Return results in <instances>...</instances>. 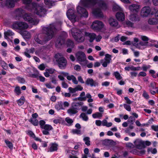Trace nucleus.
<instances>
[{
    "mask_svg": "<svg viewBox=\"0 0 158 158\" xmlns=\"http://www.w3.org/2000/svg\"><path fill=\"white\" fill-rule=\"evenodd\" d=\"M29 121L35 126H37L38 124V121L37 119L33 120L32 118H31Z\"/></svg>",
    "mask_w": 158,
    "mask_h": 158,
    "instance_id": "58836bf2",
    "label": "nucleus"
},
{
    "mask_svg": "<svg viewBox=\"0 0 158 158\" xmlns=\"http://www.w3.org/2000/svg\"><path fill=\"white\" fill-rule=\"evenodd\" d=\"M141 38L144 41H147L149 40L148 38L145 36H141Z\"/></svg>",
    "mask_w": 158,
    "mask_h": 158,
    "instance_id": "774afa93",
    "label": "nucleus"
},
{
    "mask_svg": "<svg viewBox=\"0 0 158 158\" xmlns=\"http://www.w3.org/2000/svg\"><path fill=\"white\" fill-rule=\"evenodd\" d=\"M151 128L155 131H158V125H152L151 126Z\"/></svg>",
    "mask_w": 158,
    "mask_h": 158,
    "instance_id": "69168bd1",
    "label": "nucleus"
},
{
    "mask_svg": "<svg viewBox=\"0 0 158 158\" xmlns=\"http://www.w3.org/2000/svg\"><path fill=\"white\" fill-rule=\"evenodd\" d=\"M72 133L74 134L81 135V131L78 129H74L72 130Z\"/></svg>",
    "mask_w": 158,
    "mask_h": 158,
    "instance_id": "c03bdc74",
    "label": "nucleus"
},
{
    "mask_svg": "<svg viewBox=\"0 0 158 158\" xmlns=\"http://www.w3.org/2000/svg\"><path fill=\"white\" fill-rule=\"evenodd\" d=\"M24 20L29 22L33 25H35L38 23L36 20L33 19L30 14H26L23 16Z\"/></svg>",
    "mask_w": 158,
    "mask_h": 158,
    "instance_id": "f8f14e48",
    "label": "nucleus"
},
{
    "mask_svg": "<svg viewBox=\"0 0 158 158\" xmlns=\"http://www.w3.org/2000/svg\"><path fill=\"white\" fill-rule=\"evenodd\" d=\"M25 101V99L23 96H22L17 101V102L18 106H20L23 105Z\"/></svg>",
    "mask_w": 158,
    "mask_h": 158,
    "instance_id": "c85d7f7f",
    "label": "nucleus"
},
{
    "mask_svg": "<svg viewBox=\"0 0 158 158\" xmlns=\"http://www.w3.org/2000/svg\"><path fill=\"white\" fill-rule=\"evenodd\" d=\"M32 0H23V3L27 5L26 6V8L29 10H31L32 4H31Z\"/></svg>",
    "mask_w": 158,
    "mask_h": 158,
    "instance_id": "5701e85b",
    "label": "nucleus"
},
{
    "mask_svg": "<svg viewBox=\"0 0 158 158\" xmlns=\"http://www.w3.org/2000/svg\"><path fill=\"white\" fill-rule=\"evenodd\" d=\"M123 106L124 108L128 111H130L131 110V107L129 105L127 104H123Z\"/></svg>",
    "mask_w": 158,
    "mask_h": 158,
    "instance_id": "3c124183",
    "label": "nucleus"
},
{
    "mask_svg": "<svg viewBox=\"0 0 158 158\" xmlns=\"http://www.w3.org/2000/svg\"><path fill=\"white\" fill-rule=\"evenodd\" d=\"M113 10L114 11H116L118 10H121V8L118 5L116 4H114L113 6Z\"/></svg>",
    "mask_w": 158,
    "mask_h": 158,
    "instance_id": "a18cd8bd",
    "label": "nucleus"
},
{
    "mask_svg": "<svg viewBox=\"0 0 158 158\" xmlns=\"http://www.w3.org/2000/svg\"><path fill=\"white\" fill-rule=\"evenodd\" d=\"M55 108L57 110L63 109V105L62 102H58V104L55 105Z\"/></svg>",
    "mask_w": 158,
    "mask_h": 158,
    "instance_id": "ea45409f",
    "label": "nucleus"
},
{
    "mask_svg": "<svg viewBox=\"0 0 158 158\" xmlns=\"http://www.w3.org/2000/svg\"><path fill=\"white\" fill-rule=\"evenodd\" d=\"M140 6L137 4H133L130 6L129 9L132 12H137L139 9Z\"/></svg>",
    "mask_w": 158,
    "mask_h": 158,
    "instance_id": "aec40b11",
    "label": "nucleus"
},
{
    "mask_svg": "<svg viewBox=\"0 0 158 158\" xmlns=\"http://www.w3.org/2000/svg\"><path fill=\"white\" fill-rule=\"evenodd\" d=\"M55 59L60 69H64L66 68L67 64V60L61 54H56L55 56Z\"/></svg>",
    "mask_w": 158,
    "mask_h": 158,
    "instance_id": "39448f33",
    "label": "nucleus"
},
{
    "mask_svg": "<svg viewBox=\"0 0 158 158\" xmlns=\"http://www.w3.org/2000/svg\"><path fill=\"white\" fill-rule=\"evenodd\" d=\"M15 2L13 0H7L5 5L8 8H12L15 6Z\"/></svg>",
    "mask_w": 158,
    "mask_h": 158,
    "instance_id": "a878e982",
    "label": "nucleus"
},
{
    "mask_svg": "<svg viewBox=\"0 0 158 158\" xmlns=\"http://www.w3.org/2000/svg\"><path fill=\"white\" fill-rule=\"evenodd\" d=\"M85 83L88 85H90L91 86H98V83L96 81H94L92 78H88L85 81Z\"/></svg>",
    "mask_w": 158,
    "mask_h": 158,
    "instance_id": "a211bd4d",
    "label": "nucleus"
},
{
    "mask_svg": "<svg viewBox=\"0 0 158 158\" xmlns=\"http://www.w3.org/2000/svg\"><path fill=\"white\" fill-rule=\"evenodd\" d=\"M83 104V102H78L75 103L74 105H72V106L75 108L76 110L78 111L79 110L81 109L82 106Z\"/></svg>",
    "mask_w": 158,
    "mask_h": 158,
    "instance_id": "bb28decb",
    "label": "nucleus"
},
{
    "mask_svg": "<svg viewBox=\"0 0 158 158\" xmlns=\"http://www.w3.org/2000/svg\"><path fill=\"white\" fill-rule=\"evenodd\" d=\"M62 86L63 88H67L68 87V85L67 83H65L64 81H62Z\"/></svg>",
    "mask_w": 158,
    "mask_h": 158,
    "instance_id": "0e129e2a",
    "label": "nucleus"
},
{
    "mask_svg": "<svg viewBox=\"0 0 158 158\" xmlns=\"http://www.w3.org/2000/svg\"><path fill=\"white\" fill-rule=\"evenodd\" d=\"M135 120V118L134 117L131 116L129 118V119L128 120V121L129 123H131L132 124L133 123Z\"/></svg>",
    "mask_w": 158,
    "mask_h": 158,
    "instance_id": "603ef678",
    "label": "nucleus"
},
{
    "mask_svg": "<svg viewBox=\"0 0 158 158\" xmlns=\"http://www.w3.org/2000/svg\"><path fill=\"white\" fill-rule=\"evenodd\" d=\"M46 87L48 88H54L55 87L52 85V83L50 82L49 83H46L45 84Z\"/></svg>",
    "mask_w": 158,
    "mask_h": 158,
    "instance_id": "09e8293b",
    "label": "nucleus"
},
{
    "mask_svg": "<svg viewBox=\"0 0 158 158\" xmlns=\"http://www.w3.org/2000/svg\"><path fill=\"white\" fill-rule=\"evenodd\" d=\"M43 129L45 130L49 131L53 129V128L51 125L49 124H45Z\"/></svg>",
    "mask_w": 158,
    "mask_h": 158,
    "instance_id": "4c0bfd02",
    "label": "nucleus"
},
{
    "mask_svg": "<svg viewBox=\"0 0 158 158\" xmlns=\"http://www.w3.org/2000/svg\"><path fill=\"white\" fill-rule=\"evenodd\" d=\"M5 38L8 36H12L14 34V33L11 31L8 30L7 31L5 32L4 33Z\"/></svg>",
    "mask_w": 158,
    "mask_h": 158,
    "instance_id": "c9c22d12",
    "label": "nucleus"
},
{
    "mask_svg": "<svg viewBox=\"0 0 158 158\" xmlns=\"http://www.w3.org/2000/svg\"><path fill=\"white\" fill-rule=\"evenodd\" d=\"M68 18L73 22L78 21L79 18L74 14L73 10L70 9L68 10L66 13Z\"/></svg>",
    "mask_w": 158,
    "mask_h": 158,
    "instance_id": "6e6552de",
    "label": "nucleus"
},
{
    "mask_svg": "<svg viewBox=\"0 0 158 158\" xmlns=\"http://www.w3.org/2000/svg\"><path fill=\"white\" fill-rule=\"evenodd\" d=\"M80 4L87 7L95 6L96 8L93 10V13L97 17H102L103 14L101 10H106L108 8L107 4L101 0H81Z\"/></svg>",
    "mask_w": 158,
    "mask_h": 158,
    "instance_id": "f257e3e1",
    "label": "nucleus"
},
{
    "mask_svg": "<svg viewBox=\"0 0 158 158\" xmlns=\"http://www.w3.org/2000/svg\"><path fill=\"white\" fill-rule=\"evenodd\" d=\"M92 117L94 118H98L102 117V114L99 112H96L92 114Z\"/></svg>",
    "mask_w": 158,
    "mask_h": 158,
    "instance_id": "f704fd0d",
    "label": "nucleus"
},
{
    "mask_svg": "<svg viewBox=\"0 0 158 158\" xmlns=\"http://www.w3.org/2000/svg\"><path fill=\"white\" fill-rule=\"evenodd\" d=\"M27 134L30 137H32L33 138L35 137V134L32 131L30 130H28L27 131Z\"/></svg>",
    "mask_w": 158,
    "mask_h": 158,
    "instance_id": "49530a36",
    "label": "nucleus"
},
{
    "mask_svg": "<svg viewBox=\"0 0 158 158\" xmlns=\"http://www.w3.org/2000/svg\"><path fill=\"white\" fill-rule=\"evenodd\" d=\"M131 49L132 51L134 52V56L135 57H138L139 56V51H135L132 48H131Z\"/></svg>",
    "mask_w": 158,
    "mask_h": 158,
    "instance_id": "4d7b16f0",
    "label": "nucleus"
},
{
    "mask_svg": "<svg viewBox=\"0 0 158 158\" xmlns=\"http://www.w3.org/2000/svg\"><path fill=\"white\" fill-rule=\"evenodd\" d=\"M77 12L79 14L81 15V16L85 18L87 17L88 15V12L83 7L78 6L77 7Z\"/></svg>",
    "mask_w": 158,
    "mask_h": 158,
    "instance_id": "ddd939ff",
    "label": "nucleus"
},
{
    "mask_svg": "<svg viewBox=\"0 0 158 158\" xmlns=\"http://www.w3.org/2000/svg\"><path fill=\"white\" fill-rule=\"evenodd\" d=\"M134 143L135 148L139 149H142L146 148L144 145V141L142 139H136L134 142Z\"/></svg>",
    "mask_w": 158,
    "mask_h": 158,
    "instance_id": "9b49d317",
    "label": "nucleus"
},
{
    "mask_svg": "<svg viewBox=\"0 0 158 158\" xmlns=\"http://www.w3.org/2000/svg\"><path fill=\"white\" fill-rule=\"evenodd\" d=\"M66 44L68 47L73 48L74 46L73 41L70 39L67 40Z\"/></svg>",
    "mask_w": 158,
    "mask_h": 158,
    "instance_id": "7c9ffc66",
    "label": "nucleus"
},
{
    "mask_svg": "<svg viewBox=\"0 0 158 158\" xmlns=\"http://www.w3.org/2000/svg\"><path fill=\"white\" fill-rule=\"evenodd\" d=\"M151 9L149 6H145L143 7L141 11V15L143 17H146L150 14Z\"/></svg>",
    "mask_w": 158,
    "mask_h": 158,
    "instance_id": "4468645a",
    "label": "nucleus"
},
{
    "mask_svg": "<svg viewBox=\"0 0 158 158\" xmlns=\"http://www.w3.org/2000/svg\"><path fill=\"white\" fill-rule=\"evenodd\" d=\"M21 34L24 36H27L26 37L27 38H29L31 37V34L29 32L27 31H25L21 33Z\"/></svg>",
    "mask_w": 158,
    "mask_h": 158,
    "instance_id": "37998d69",
    "label": "nucleus"
},
{
    "mask_svg": "<svg viewBox=\"0 0 158 158\" xmlns=\"http://www.w3.org/2000/svg\"><path fill=\"white\" fill-rule=\"evenodd\" d=\"M117 19L120 21H123L125 20V15L123 12H118L115 15Z\"/></svg>",
    "mask_w": 158,
    "mask_h": 158,
    "instance_id": "412c9836",
    "label": "nucleus"
},
{
    "mask_svg": "<svg viewBox=\"0 0 158 158\" xmlns=\"http://www.w3.org/2000/svg\"><path fill=\"white\" fill-rule=\"evenodd\" d=\"M112 56L108 54H106L105 55L104 60H101V63H102V66L104 67H106L107 66L111 61V57Z\"/></svg>",
    "mask_w": 158,
    "mask_h": 158,
    "instance_id": "9d476101",
    "label": "nucleus"
},
{
    "mask_svg": "<svg viewBox=\"0 0 158 158\" xmlns=\"http://www.w3.org/2000/svg\"><path fill=\"white\" fill-rule=\"evenodd\" d=\"M103 144L106 146L113 145H115V142L113 140L106 139L103 141Z\"/></svg>",
    "mask_w": 158,
    "mask_h": 158,
    "instance_id": "4be33fe9",
    "label": "nucleus"
},
{
    "mask_svg": "<svg viewBox=\"0 0 158 158\" xmlns=\"http://www.w3.org/2000/svg\"><path fill=\"white\" fill-rule=\"evenodd\" d=\"M77 61L82 66H84L86 63V57L85 53L82 52H79L76 54Z\"/></svg>",
    "mask_w": 158,
    "mask_h": 158,
    "instance_id": "0eeeda50",
    "label": "nucleus"
},
{
    "mask_svg": "<svg viewBox=\"0 0 158 158\" xmlns=\"http://www.w3.org/2000/svg\"><path fill=\"white\" fill-rule=\"evenodd\" d=\"M65 121L68 123L70 125H72L73 122V120L72 119L70 118L69 117L66 118H65Z\"/></svg>",
    "mask_w": 158,
    "mask_h": 158,
    "instance_id": "8fccbe9b",
    "label": "nucleus"
},
{
    "mask_svg": "<svg viewBox=\"0 0 158 158\" xmlns=\"http://www.w3.org/2000/svg\"><path fill=\"white\" fill-rule=\"evenodd\" d=\"M148 23L150 25H156L158 23L157 19L155 18L149 19L148 21Z\"/></svg>",
    "mask_w": 158,
    "mask_h": 158,
    "instance_id": "cd10ccee",
    "label": "nucleus"
},
{
    "mask_svg": "<svg viewBox=\"0 0 158 158\" xmlns=\"http://www.w3.org/2000/svg\"><path fill=\"white\" fill-rule=\"evenodd\" d=\"M142 96L143 97L146 99H148L149 98V95L145 90L143 91V93L142 94Z\"/></svg>",
    "mask_w": 158,
    "mask_h": 158,
    "instance_id": "864d4df0",
    "label": "nucleus"
},
{
    "mask_svg": "<svg viewBox=\"0 0 158 158\" xmlns=\"http://www.w3.org/2000/svg\"><path fill=\"white\" fill-rule=\"evenodd\" d=\"M85 35L89 38V41L90 42H93L96 38V35L94 33L85 32Z\"/></svg>",
    "mask_w": 158,
    "mask_h": 158,
    "instance_id": "f3484780",
    "label": "nucleus"
},
{
    "mask_svg": "<svg viewBox=\"0 0 158 158\" xmlns=\"http://www.w3.org/2000/svg\"><path fill=\"white\" fill-rule=\"evenodd\" d=\"M83 141L85 142V143L88 146L90 145V138L89 137H86L83 138Z\"/></svg>",
    "mask_w": 158,
    "mask_h": 158,
    "instance_id": "e433bc0d",
    "label": "nucleus"
},
{
    "mask_svg": "<svg viewBox=\"0 0 158 158\" xmlns=\"http://www.w3.org/2000/svg\"><path fill=\"white\" fill-rule=\"evenodd\" d=\"M5 142L6 143L7 146L10 149H12L13 147V143L10 141L5 139Z\"/></svg>",
    "mask_w": 158,
    "mask_h": 158,
    "instance_id": "473e14b6",
    "label": "nucleus"
},
{
    "mask_svg": "<svg viewBox=\"0 0 158 158\" xmlns=\"http://www.w3.org/2000/svg\"><path fill=\"white\" fill-rule=\"evenodd\" d=\"M46 71H47L49 74H52L54 73L55 70L52 69H46Z\"/></svg>",
    "mask_w": 158,
    "mask_h": 158,
    "instance_id": "680f3d73",
    "label": "nucleus"
},
{
    "mask_svg": "<svg viewBox=\"0 0 158 158\" xmlns=\"http://www.w3.org/2000/svg\"><path fill=\"white\" fill-rule=\"evenodd\" d=\"M16 78L18 81V82L19 83H24L25 82V80L22 77H17Z\"/></svg>",
    "mask_w": 158,
    "mask_h": 158,
    "instance_id": "de8ad7c7",
    "label": "nucleus"
},
{
    "mask_svg": "<svg viewBox=\"0 0 158 158\" xmlns=\"http://www.w3.org/2000/svg\"><path fill=\"white\" fill-rule=\"evenodd\" d=\"M103 27L104 24L102 22L98 20L94 21L91 25V28L96 31H100Z\"/></svg>",
    "mask_w": 158,
    "mask_h": 158,
    "instance_id": "1a4fd4ad",
    "label": "nucleus"
},
{
    "mask_svg": "<svg viewBox=\"0 0 158 158\" xmlns=\"http://www.w3.org/2000/svg\"><path fill=\"white\" fill-rule=\"evenodd\" d=\"M71 34L75 40L78 43H82L85 40V31L83 29L73 28L71 30Z\"/></svg>",
    "mask_w": 158,
    "mask_h": 158,
    "instance_id": "7ed1b4c3",
    "label": "nucleus"
},
{
    "mask_svg": "<svg viewBox=\"0 0 158 158\" xmlns=\"http://www.w3.org/2000/svg\"><path fill=\"white\" fill-rule=\"evenodd\" d=\"M110 25L112 27H118V22L117 20L114 18L111 17L108 20Z\"/></svg>",
    "mask_w": 158,
    "mask_h": 158,
    "instance_id": "dca6fc26",
    "label": "nucleus"
},
{
    "mask_svg": "<svg viewBox=\"0 0 158 158\" xmlns=\"http://www.w3.org/2000/svg\"><path fill=\"white\" fill-rule=\"evenodd\" d=\"M67 113L70 116H72L77 114L78 111L75 109L72 106L67 110Z\"/></svg>",
    "mask_w": 158,
    "mask_h": 158,
    "instance_id": "393cba45",
    "label": "nucleus"
},
{
    "mask_svg": "<svg viewBox=\"0 0 158 158\" xmlns=\"http://www.w3.org/2000/svg\"><path fill=\"white\" fill-rule=\"evenodd\" d=\"M0 64L4 69H6L7 68V64L4 61L1 60L0 61Z\"/></svg>",
    "mask_w": 158,
    "mask_h": 158,
    "instance_id": "79ce46f5",
    "label": "nucleus"
},
{
    "mask_svg": "<svg viewBox=\"0 0 158 158\" xmlns=\"http://www.w3.org/2000/svg\"><path fill=\"white\" fill-rule=\"evenodd\" d=\"M130 19L132 21H138L139 20L138 15L135 14H132L130 16Z\"/></svg>",
    "mask_w": 158,
    "mask_h": 158,
    "instance_id": "c756f323",
    "label": "nucleus"
},
{
    "mask_svg": "<svg viewBox=\"0 0 158 158\" xmlns=\"http://www.w3.org/2000/svg\"><path fill=\"white\" fill-rule=\"evenodd\" d=\"M151 67V66L149 65H148L147 66H146L145 65H143L142 67V68L143 70L144 71H147L148 69L150 68Z\"/></svg>",
    "mask_w": 158,
    "mask_h": 158,
    "instance_id": "13d9d810",
    "label": "nucleus"
},
{
    "mask_svg": "<svg viewBox=\"0 0 158 158\" xmlns=\"http://www.w3.org/2000/svg\"><path fill=\"white\" fill-rule=\"evenodd\" d=\"M113 75L117 80H121L122 77L118 71L115 72L113 73Z\"/></svg>",
    "mask_w": 158,
    "mask_h": 158,
    "instance_id": "72a5a7b5",
    "label": "nucleus"
},
{
    "mask_svg": "<svg viewBox=\"0 0 158 158\" xmlns=\"http://www.w3.org/2000/svg\"><path fill=\"white\" fill-rule=\"evenodd\" d=\"M42 29L43 33L35 34L34 40L37 43L44 45L52 38L56 28L54 23H52L43 27Z\"/></svg>",
    "mask_w": 158,
    "mask_h": 158,
    "instance_id": "f03ea898",
    "label": "nucleus"
},
{
    "mask_svg": "<svg viewBox=\"0 0 158 158\" xmlns=\"http://www.w3.org/2000/svg\"><path fill=\"white\" fill-rule=\"evenodd\" d=\"M49 146L50 147L48 149V152H52L56 151L58 150V145L55 142L51 143L49 144Z\"/></svg>",
    "mask_w": 158,
    "mask_h": 158,
    "instance_id": "2eb2a0df",
    "label": "nucleus"
},
{
    "mask_svg": "<svg viewBox=\"0 0 158 158\" xmlns=\"http://www.w3.org/2000/svg\"><path fill=\"white\" fill-rule=\"evenodd\" d=\"M45 122L44 120H41L40 121L39 124L40 126V127L41 128H43V127H44V126L45 125Z\"/></svg>",
    "mask_w": 158,
    "mask_h": 158,
    "instance_id": "5fc2aeb1",
    "label": "nucleus"
},
{
    "mask_svg": "<svg viewBox=\"0 0 158 158\" xmlns=\"http://www.w3.org/2000/svg\"><path fill=\"white\" fill-rule=\"evenodd\" d=\"M79 117L80 118H82V119L85 121H87L89 119L88 116L84 112L81 113Z\"/></svg>",
    "mask_w": 158,
    "mask_h": 158,
    "instance_id": "2f4dec72",
    "label": "nucleus"
},
{
    "mask_svg": "<svg viewBox=\"0 0 158 158\" xmlns=\"http://www.w3.org/2000/svg\"><path fill=\"white\" fill-rule=\"evenodd\" d=\"M24 12V10L21 8H19L16 10V13L19 16H21Z\"/></svg>",
    "mask_w": 158,
    "mask_h": 158,
    "instance_id": "a19ab883",
    "label": "nucleus"
},
{
    "mask_svg": "<svg viewBox=\"0 0 158 158\" xmlns=\"http://www.w3.org/2000/svg\"><path fill=\"white\" fill-rule=\"evenodd\" d=\"M31 10H34V12L40 17L44 16L46 14V10L42 5L36 3H32Z\"/></svg>",
    "mask_w": 158,
    "mask_h": 158,
    "instance_id": "20e7f679",
    "label": "nucleus"
},
{
    "mask_svg": "<svg viewBox=\"0 0 158 158\" xmlns=\"http://www.w3.org/2000/svg\"><path fill=\"white\" fill-rule=\"evenodd\" d=\"M32 148L34 150H36L38 149V146L36 143L35 142L34 143L31 145Z\"/></svg>",
    "mask_w": 158,
    "mask_h": 158,
    "instance_id": "338daca9",
    "label": "nucleus"
},
{
    "mask_svg": "<svg viewBox=\"0 0 158 158\" xmlns=\"http://www.w3.org/2000/svg\"><path fill=\"white\" fill-rule=\"evenodd\" d=\"M64 43V40L60 36L57 38L55 46L56 48H60Z\"/></svg>",
    "mask_w": 158,
    "mask_h": 158,
    "instance_id": "6ab92c4d",
    "label": "nucleus"
},
{
    "mask_svg": "<svg viewBox=\"0 0 158 158\" xmlns=\"http://www.w3.org/2000/svg\"><path fill=\"white\" fill-rule=\"evenodd\" d=\"M126 24L129 27H134V24L132 22L128 21L126 22Z\"/></svg>",
    "mask_w": 158,
    "mask_h": 158,
    "instance_id": "6e6d98bb",
    "label": "nucleus"
},
{
    "mask_svg": "<svg viewBox=\"0 0 158 158\" xmlns=\"http://www.w3.org/2000/svg\"><path fill=\"white\" fill-rule=\"evenodd\" d=\"M124 99L126 101V103L129 104H131L133 102L131 101L129 98L127 97H125L124 98Z\"/></svg>",
    "mask_w": 158,
    "mask_h": 158,
    "instance_id": "bf43d9fd",
    "label": "nucleus"
},
{
    "mask_svg": "<svg viewBox=\"0 0 158 158\" xmlns=\"http://www.w3.org/2000/svg\"><path fill=\"white\" fill-rule=\"evenodd\" d=\"M67 79L69 81L72 80V82L75 84L77 85L78 83V81L77 80L76 78L73 75H68L66 77Z\"/></svg>",
    "mask_w": 158,
    "mask_h": 158,
    "instance_id": "b1692460",
    "label": "nucleus"
},
{
    "mask_svg": "<svg viewBox=\"0 0 158 158\" xmlns=\"http://www.w3.org/2000/svg\"><path fill=\"white\" fill-rule=\"evenodd\" d=\"M44 48V47H43L42 48H39L35 52V54L37 55L40 52H42L43 51V48Z\"/></svg>",
    "mask_w": 158,
    "mask_h": 158,
    "instance_id": "e2e57ef3",
    "label": "nucleus"
},
{
    "mask_svg": "<svg viewBox=\"0 0 158 158\" xmlns=\"http://www.w3.org/2000/svg\"><path fill=\"white\" fill-rule=\"evenodd\" d=\"M74 69L77 71H80L81 69V66L78 65H76L74 67Z\"/></svg>",
    "mask_w": 158,
    "mask_h": 158,
    "instance_id": "052dcab7",
    "label": "nucleus"
},
{
    "mask_svg": "<svg viewBox=\"0 0 158 158\" xmlns=\"http://www.w3.org/2000/svg\"><path fill=\"white\" fill-rule=\"evenodd\" d=\"M28 26L26 23L22 22H16L10 26L13 29L25 30L28 28Z\"/></svg>",
    "mask_w": 158,
    "mask_h": 158,
    "instance_id": "423d86ee",
    "label": "nucleus"
}]
</instances>
